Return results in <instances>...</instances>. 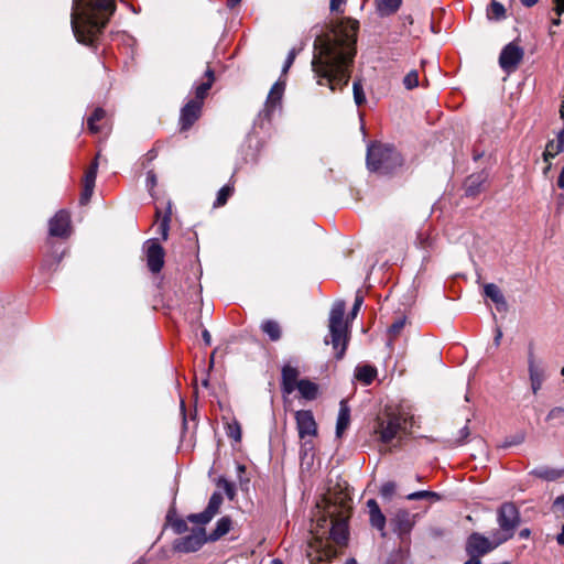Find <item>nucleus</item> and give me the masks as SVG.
<instances>
[{
    "label": "nucleus",
    "instance_id": "f257e3e1",
    "mask_svg": "<svg viewBox=\"0 0 564 564\" xmlns=\"http://www.w3.org/2000/svg\"><path fill=\"white\" fill-rule=\"evenodd\" d=\"M358 29L357 20L346 18L315 39L311 65L319 86H327L336 91L348 85L356 55Z\"/></svg>",
    "mask_w": 564,
    "mask_h": 564
},
{
    "label": "nucleus",
    "instance_id": "f03ea898",
    "mask_svg": "<svg viewBox=\"0 0 564 564\" xmlns=\"http://www.w3.org/2000/svg\"><path fill=\"white\" fill-rule=\"evenodd\" d=\"M325 503L324 510H318L315 525L311 530L312 539L306 550L311 563L329 562L337 554L332 542L345 546L349 539L350 507L347 501L341 499L337 505L325 499Z\"/></svg>",
    "mask_w": 564,
    "mask_h": 564
},
{
    "label": "nucleus",
    "instance_id": "7ed1b4c3",
    "mask_svg": "<svg viewBox=\"0 0 564 564\" xmlns=\"http://www.w3.org/2000/svg\"><path fill=\"white\" fill-rule=\"evenodd\" d=\"M115 10V0H73L70 24L77 41L94 45Z\"/></svg>",
    "mask_w": 564,
    "mask_h": 564
},
{
    "label": "nucleus",
    "instance_id": "20e7f679",
    "mask_svg": "<svg viewBox=\"0 0 564 564\" xmlns=\"http://www.w3.org/2000/svg\"><path fill=\"white\" fill-rule=\"evenodd\" d=\"M345 308L346 305L343 301H337L333 304L328 319L330 339H325L326 344H332L337 359L344 357L348 343V325L344 321Z\"/></svg>",
    "mask_w": 564,
    "mask_h": 564
},
{
    "label": "nucleus",
    "instance_id": "39448f33",
    "mask_svg": "<svg viewBox=\"0 0 564 564\" xmlns=\"http://www.w3.org/2000/svg\"><path fill=\"white\" fill-rule=\"evenodd\" d=\"M400 163V155L393 148L381 143H373L368 147L367 166L370 171L389 173Z\"/></svg>",
    "mask_w": 564,
    "mask_h": 564
},
{
    "label": "nucleus",
    "instance_id": "423d86ee",
    "mask_svg": "<svg viewBox=\"0 0 564 564\" xmlns=\"http://www.w3.org/2000/svg\"><path fill=\"white\" fill-rule=\"evenodd\" d=\"M408 419L402 413L387 412L377 419L375 433L382 443H390L397 435L405 430Z\"/></svg>",
    "mask_w": 564,
    "mask_h": 564
},
{
    "label": "nucleus",
    "instance_id": "0eeeda50",
    "mask_svg": "<svg viewBox=\"0 0 564 564\" xmlns=\"http://www.w3.org/2000/svg\"><path fill=\"white\" fill-rule=\"evenodd\" d=\"M497 521L500 527L498 538L505 543L512 539L514 530L520 524V513L511 502L502 503L497 511Z\"/></svg>",
    "mask_w": 564,
    "mask_h": 564
},
{
    "label": "nucleus",
    "instance_id": "6e6552de",
    "mask_svg": "<svg viewBox=\"0 0 564 564\" xmlns=\"http://www.w3.org/2000/svg\"><path fill=\"white\" fill-rule=\"evenodd\" d=\"M491 538L492 539L489 540L488 538L478 532L471 533L466 540V553L468 555H477L481 557L503 543L498 538V533H494Z\"/></svg>",
    "mask_w": 564,
    "mask_h": 564
},
{
    "label": "nucleus",
    "instance_id": "1a4fd4ad",
    "mask_svg": "<svg viewBox=\"0 0 564 564\" xmlns=\"http://www.w3.org/2000/svg\"><path fill=\"white\" fill-rule=\"evenodd\" d=\"M528 371L532 393L538 394L546 378V366L543 359L536 356L532 346L528 350Z\"/></svg>",
    "mask_w": 564,
    "mask_h": 564
},
{
    "label": "nucleus",
    "instance_id": "9d476101",
    "mask_svg": "<svg viewBox=\"0 0 564 564\" xmlns=\"http://www.w3.org/2000/svg\"><path fill=\"white\" fill-rule=\"evenodd\" d=\"M523 50L518 44L511 42L501 51L499 56V65L505 72L511 73L518 67L523 58Z\"/></svg>",
    "mask_w": 564,
    "mask_h": 564
},
{
    "label": "nucleus",
    "instance_id": "9b49d317",
    "mask_svg": "<svg viewBox=\"0 0 564 564\" xmlns=\"http://www.w3.org/2000/svg\"><path fill=\"white\" fill-rule=\"evenodd\" d=\"M294 416L299 437L301 440H305L306 437H314L317 435V423L312 411L299 410L295 412Z\"/></svg>",
    "mask_w": 564,
    "mask_h": 564
},
{
    "label": "nucleus",
    "instance_id": "f8f14e48",
    "mask_svg": "<svg viewBox=\"0 0 564 564\" xmlns=\"http://www.w3.org/2000/svg\"><path fill=\"white\" fill-rule=\"evenodd\" d=\"M208 540L205 530L199 528L194 530L191 534L183 536L175 542V549L180 552H195L203 546Z\"/></svg>",
    "mask_w": 564,
    "mask_h": 564
},
{
    "label": "nucleus",
    "instance_id": "ddd939ff",
    "mask_svg": "<svg viewBox=\"0 0 564 564\" xmlns=\"http://www.w3.org/2000/svg\"><path fill=\"white\" fill-rule=\"evenodd\" d=\"M48 231L54 237H67L70 232V217L66 210L57 212L51 218Z\"/></svg>",
    "mask_w": 564,
    "mask_h": 564
},
{
    "label": "nucleus",
    "instance_id": "4468645a",
    "mask_svg": "<svg viewBox=\"0 0 564 564\" xmlns=\"http://www.w3.org/2000/svg\"><path fill=\"white\" fill-rule=\"evenodd\" d=\"M202 107V101L198 100H189L185 104L181 109V130H187L194 124V122L200 117Z\"/></svg>",
    "mask_w": 564,
    "mask_h": 564
},
{
    "label": "nucleus",
    "instance_id": "2eb2a0df",
    "mask_svg": "<svg viewBox=\"0 0 564 564\" xmlns=\"http://www.w3.org/2000/svg\"><path fill=\"white\" fill-rule=\"evenodd\" d=\"M285 84L282 80H278L270 89L269 95L267 97L264 108L261 111V116L264 118H270L278 106L281 104V99L284 93Z\"/></svg>",
    "mask_w": 564,
    "mask_h": 564
},
{
    "label": "nucleus",
    "instance_id": "dca6fc26",
    "mask_svg": "<svg viewBox=\"0 0 564 564\" xmlns=\"http://www.w3.org/2000/svg\"><path fill=\"white\" fill-rule=\"evenodd\" d=\"M147 261L150 271L153 273L160 272L164 265V250L154 240L148 241Z\"/></svg>",
    "mask_w": 564,
    "mask_h": 564
},
{
    "label": "nucleus",
    "instance_id": "f3484780",
    "mask_svg": "<svg viewBox=\"0 0 564 564\" xmlns=\"http://www.w3.org/2000/svg\"><path fill=\"white\" fill-rule=\"evenodd\" d=\"M98 171V162L97 159L90 164V166L86 170L84 180H83V191L80 194V204L86 205L90 200L94 188H95V182Z\"/></svg>",
    "mask_w": 564,
    "mask_h": 564
},
{
    "label": "nucleus",
    "instance_id": "a211bd4d",
    "mask_svg": "<svg viewBox=\"0 0 564 564\" xmlns=\"http://www.w3.org/2000/svg\"><path fill=\"white\" fill-rule=\"evenodd\" d=\"M414 516L410 514L406 510H398L393 518L391 519V524L393 525L394 532L399 535H404L410 533L414 525Z\"/></svg>",
    "mask_w": 564,
    "mask_h": 564
},
{
    "label": "nucleus",
    "instance_id": "6ab92c4d",
    "mask_svg": "<svg viewBox=\"0 0 564 564\" xmlns=\"http://www.w3.org/2000/svg\"><path fill=\"white\" fill-rule=\"evenodd\" d=\"M299 376L300 371L297 368L291 365L283 366L281 373V389L283 393L291 394L296 390L297 383L300 381Z\"/></svg>",
    "mask_w": 564,
    "mask_h": 564
},
{
    "label": "nucleus",
    "instance_id": "aec40b11",
    "mask_svg": "<svg viewBox=\"0 0 564 564\" xmlns=\"http://www.w3.org/2000/svg\"><path fill=\"white\" fill-rule=\"evenodd\" d=\"M367 507L369 509V518L370 524L381 532V536H386V517L381 512L378 502L375 499H369L367 501Z\"/></svg>",
    "mask_w": 564,
    "mask_h": 564
},
{
    "label": "nucleus",
    "instance_id": "412c9836",
    "mask_svg": "<svg viewBox=\"0 0 564 564\" xmlns=\"http://www.w3.org/2000/svg\"><path fill=\"white\" fill-rule=\"evenodd\" d=\"M377 375V368L371 365H359L355 369V378L365 386L371 384Z\"/></svg>",
    "mask_w": 564,
    "mask_h": 564
},
{
    "label": "nucleus",
    "instance_id": "4be33fe9",
    "mask_svg": "<svg viewBox=\"0 0 564 564\" xmlns=\"http://www.w3.org/2000/svg\"><path fill=\"white\" fill-rule=\"evenodd\" d=\"M215 80L214 70L210 67H207L205 72V80L198 84L195 87V99L204 102L205 97L207 96L208 90L212 88L213 83Z\"/></svg>",
    "mask_w": 564,
    "mask_h": 564
},
{
    "label": "nucleus",
    "instance_id": "5701e85b",
    "mask_svg": "<svg viewBox=\"0 0 564 564\" xmlns=\"http://www.w3.org/2000/svg\"><path fill=\"white\" fill-rule=\"evenodd\" d=\"M350 423V410L347 406L345 401L340 402V409L338 412L337 423H336V436L341 437L345 430L348 427Z\"/></svg>",
    "mask_w": 564,
    "mask_h": 564
},
{
    "label": "nucleus",
    "instance_id": "b1692460",
    "mask_svg": "<svg viewBox=\"0 0 564 564\" xmlns=\"http://www.w3.org/2000/svg\"><path fill=\"white\" fill-rule=\"evenodd\" d=\"M296 389L302 398L310 401L315 400L318 395V386L308 379L300 380Z\"/></svg>",
    "mask_w": 564,
    "mask_h": 564
},
{
    "label": "nucleus",
    "instance_id": "393cba45",
    "mask_svg": "<svg viewBox=\"0 0 564 564\" xmlns=\"http://www.w3.org/2000/svg\"><path fill=\"white\" fill-rule=\"evenodd\" d=\"M260 328L272 341H278L282 336L281 326L274 319L263 321Z\"/></svg>",
    "mask_w": 564,
    "mask_h": 564
},
{
    "label": "nucleus",
    "instance_id": "a878e982",
    "mask_svg": "<svg viewBox=\"0 0 564 564\" xmlns=\"http://www.w3.org/2000/svg\"><path fill=\"white\" fill-rule=\"evenodd\" d=\"M230 528L231 519L229 517H223L217 521L215 530L207 538L210 541H217L218 539L227 534Z\"/></svg>",
    "mask_w": 564,
    "mask_h": 564
},
{
    "label": "nucleus",
    "instance_id": "bb28decb",
    "mask_svg": "<svg viewBox=\"0 0 564 564\" xmlns=\"http://www.w3.org/2000/svg\"><path fill=\"white\" fill-rule=\"evenodd\" d=\"M532 474L539 478L547 481H554L564 475V469H555L549 467H540L532 471Z\"/></svg>",
    "mask_w": 564,
    "mask_h": 564
},
{
    "label": "nucleus",
    "instance_id": "cd10ccee",
    "mask_svg": "<svg viewBox=\"0 0 564 564\" xmlns=\"http://www.w3.org/2000/svg\"><path fill=\"white\" fill-rule=\"evenodd\" d=\"M376 3L381 15H390L399 10L402 0H376Z\"/></svg>",
    "mask_w": 564,
    "mask_h": 564
},
{
    "label": "nucleus",
    "instance_id": "c85d7f7f",
    "mask_svg": "<svg viewBox=\"0 0 564 564\" xmlns=\"http://www.w3.org/2000/svg\"><path fill=\"white\" fill-rule=\"evenodd\" d=\"M484 293L489 297L496 305H506V300L500 289L494 283H487L484 286Z\"/></svg>",
    "mask_w": 564,
    "mask_h": 564
},
{
    "label": "nucleus",
    "instance_id": "c756f323",
    "mask_svg": "<svg viewBox=\"0 0 564 564\" xmlns=\"http://www.w3.org/2000/svg\"><path fill=\"white\" fill-rule=\"evenodd\" d=\"M563 151L564 147L558 141L551 140L546 143L545 150L543 152V160L549 162L551 159H554Z\"/></svg>",
    "mask_w": 564,
    "mask_h": 564
},
{
    "label": "nucleus",
    "instance_id": "7c9ffc66",
    "mask_svg": "<svg viewBox=\"0 0 564 564\" xmlns=\"http://www.w3.org/2000/svg\"><path fill=\"white\" fill-rule=\"evenodd\" d=\"M106 116V112L104 109L101 108H97L93 115L88 118L87 120V126H88V129L93 132V133H97L100 131V127L97 124V122H99L100 120H102Z\"/></svg>",
    "mask_w": 564,
    "mask_h": 564
},
{
    "label": "nucleus",
    "instance_id": "2f4dec72",
    "mask_svg": "<svg viewBox=\"0 0 564 564\" xmlns=\"http://www.w3.org/2000/svg\"><path fill=\"white\" fill-rule=\"evenodd\" d=\"M232 193H234V186H231V185L223 186L217 193V197L214 203V207L224 206L227 203L228 198L232 195Z\"/></svg>",
    "mask_w": 564,
    "mask_h": 564
},
{
    "label": "nucleus",
    "instance_id": "473e14b6",
    "mask_svg": "<svg viewBox=\"0 0 564 564\" xmlns=\"http://www.w3.org/2000/svg\"><path fill=\"white\" fill-rule=\"evenodd\" d=\"M223 496L220 492H214L208 501L206 510L208 513H210L213 517L218 513L219 508L223 503Z\"/></svg>",
    "mask_w": 564,
    "mask_h": 564
},
{
    "label": "nucleus",
    "instance_id": "72a5a7b5",
    "mask_svg": "<svg viewBox=\"0 0 564 564\" xmlns=\"http://www.w3.org/2000/svg\"><path fill=\"white\" fill-rule=\"evenodd\" d=\"M354 100L357 106H361L366 102V95L360 80H355L352 84Z\"/></svg>",
    "mask_w": 564,
    "mask_h": 564
},
{
    "label": "nucleus",
    "instance_id": "f704fd0d",
    "mask_svg": "<svg viewBox=\"0 0 564 564\" xmlns=\"http://www.w3.org/2000/svg\"><path fill=\"white\" fill-rule=\"evenodd\" d=\"M427 498L438 500L440 495L434 491L421 490V491H415V492L409 494L406 496L408 500H421V499H427Z\"/></svg>",
    "mask_w": 564,
    "mask_h": 564
},
{
    "label": "nucleus",
    "instance_id": "c9c22d12",
    "mask_svg": "<svg viewBox=\"0 0 564 564\" xmlns=\"http://www.w3.org/2000/svg\"><path fill=\"white\" fill-rule=\"evenodd\" d=\"M214 517L208 513V511L205 509L203 512L199 513H193L187 517V520L192 523L197 524H206L208 523Z\"/></svg>",
    "mask_w": 564,
    "mask_h": 564
},
{
    "label": "nucleus",
    "instance_id": "e433bc0d",
    "mask_svg": "<svg viewBox=\"0 0 564 564\" xmlns=\"http://www.w3.org/2000/svg\"><path fill=\"white\" fill-rule=\"evenodd\" d=\"M170 221H171V212L169 210L160 220L159 224V232L162 236L163 240H166L169 237V230H170Z\"/></svg>",
    "mask_w": 564,
    "mask_h": 564
},
{
    "label": "nucleus",
    "instance_id": "4c0bfd02",
    "mask_svg": "<svg viewBox=\"0 0 564 564\" xmlns=\"http://www.w3.org/2000/svg\"><path fill=\"white\" fill-rule=\"evenodd\" d=\"M488 15L490 18L500 19L505 15V8L498 1H492L490 8L488 10Z\"/></svg>",
    "mask_w": 564,
    "mask_h": 564
},
{
    "label": "nucleus",
    "instance_id": "58836bf2",
    "mask_svg": "<svg viewBox=\"0 0 564 564\" xmlns=\"http://www.w3.org/2000/svg\"><path fill=\"white\" fill-rule=\"evenodd\" d=\"M406 89H413L419 85V74L416 70H411L403 79Z\"/></svg>",
    "mask_w": 564,
    "mask_h": 564
},
{
    "label": "nucleus",
    "instance_id": "ea45409f",
    "mask_svg": "<svg viewBox=\"0 0 564 564\" xmlns=\"http://www.w3.org/2000/svg\"><path fill=\"white\" fill-rule=\"evenodd\" d=\"M395 489H397V485L395 482L393 481H387L384 482L381 488H380V495L384 498V499H391L392 496L394 495L395 492Z\"/></svg>",
    "mask_w": 564,
    "mask_h": 564
},
{
    "label": "nucleus",
    "instance_id": "a19ab883",
    "mask_svg": "<svg viewBox=\"0 0 564 564\" xmlns=\"http://www.w3.org/2000/svg\"><path fill=\"white\" fill-rule=\"evenodd\" d=\"M554 11L556 13V18L552 20L553 25H560L561 19L560 17L564 13V0H554Z\"/></svg>",
    "mask_w": 564,
    "mask_h": 564
},
{
    "label": "nucleus",
    "instance_id": "79ce46f5",
    "mask_svg": "<svg viewBox=\"0 0 564 564\" xmlns=\"http://www.w3.org/2000/svg\"><path fill=\"white\" fill-rule=\"evenodd\" d=\"M405 557H406V555L402 551L393 552L389 556L387 564H405Z\"/></svg>",
    "mask_w": 564,
    "mask_h": 564
},
{
    "label": "nucleus",
    "instance_id": "37998d69",
    "mask_svg": "<svg viewBox=\"0 0 564 564\" xmlns=\"http://www.w3.org/2000/svg\"><path fill=\"white\" fill-rule=\"evenodd\" d=\"M404 325H405V318L404 317L398 318L389 327V333L392 336H397V335H399L401 333V330L403 329Z\"/></svg>",
    "mask_w": 564,
    "mask_h": 564
},
{
    "label": "nucleus",
    "instance_id": "c03bdc74",
    "mask_svg": "<svg viewBox=\"0 0 564 564\" xmlns=\"http://www.w3.org/2000/svg\"><path fill=\"white\" fill-rule=\"evenodd\" d=\"M362 303H364V296L358 292L356 294L355 302H354V305H352V308L350 312L351 318H355L358 315Z\"/></svg>",
    "mask_w": 564,
    "mask_h": 564
},
{
    "label": "nucleus",
    "instance_id": "a18cd8bd",
    "mask_svg": "<svg viewBox=\"0 0 564 564\" xmlns=\"http://www.w3.org/2000/svg\"><path fill=\"white\" fill-rule=\"evenodd\" d=\"M546 419H547L549 421H552V420H563V419H564V408H562V406H555V408H553V409L549 412V414H547Z\"/></svg>",
    "mask_w": 564,
    "mask_h": 564
},
{
    "label": "nucleus",
    "instance_id": "49530a36",
    "mask_svg": "<svg viewBox=\"0 0 564 564\" xmlns=\"http://www.w3.org/2000/svg\"><path fill=\"white\" fill-rule=\"evenodd\" d=\"M218 485L223 487V489L225 490V492H226V495L228 496L229 499H234L235 487H234V485L231 482H229L226 479H219Z\"/></svg>",
    "mask_w": 564,
    "mask_h": 564
},
{
    "label": "nucleus",
    "instance_id": "de8ad7c7",
    "mask_svg": "<svg viewBox=\"0 0 564 564\" xmlns=\"http://www.w3.org/2000/svg\"><path fill=\"white\" fill-rule=\"evenodd\" d=\"M295 56H296V51L293 48L289 52L288 57L285 59V63H284V66L282 69L283 74H285L289 70V68L292 66V64L295 59Z\"/></svg>",
    "mask_w": 564,
    "mask_h": 564
},
{
    "label": "nucleus",
    "instance_id": "09e8293b",
    "mask_svg": "<svg viewBox=\"0 0 564 564\" xmlns=\"http://www.w3.org/2000/svg\"><path fill=\"white\" fill-rule=\"evenodd\" d=\"M229 437L234 438L235 441H240L241 438V430L239 425H229Z\"/></svg>",
    "mask_w": 564,
    "mask_h": 564
},
{
    "label": "nucleus",
    "instance_id": "8fccbe9b",
    "mask_svg": "<svg viewBox=\"0 0 564 564\" xmlns=\"http://www.w3.org/2000/svg\"><path fill=\"white\" fill-rule=\"evenodd\" d=\"M346 2V0H330L329 9L332 12H339L340 7Z\"/></svg>",
    "mask_w": 564,
    "mask_h": 564
},
{
    "label": "nucleus",
    "instance_id": "3c124183",
    "mask_svg": "<svg viewBox=\"0 0 564 564\" xmlns=\"http://www.w3.org/2000/svg\"><path fill=\"white\" fill-rule=\"evenodd\" d=\"M173 528H174L176 533L181 534V533H183L187 529V525H186V522L184 520H178V521H176L173 524Z\"/></svg>",
    "mask_w": 564,
    "mask_h": 564
},
{
    "label": "nucleus",
    "instance_id": "603ef678",
    "mask_svg": "<svg viewBox=\"0 0 564 564\" xmlns=\"http://www.w3.org/2000/svg\"><path fill=\"white\" fill-rule=\"evenodd\" d=\"M147 185L150 187V188H153L155 185H156V176L155 174L150 171L148 172V175H147Z\"/></svg>",
    "mask_w": 564,
    "mask_h": 564
},
{
    "label": "nucleus",
    "instance_id": "864d4df0",
    "mask_svg": "<svg viewBox=\"0 0 564 564\" xmlns=\"http://www.w3.org/2000/svg\"><path fill=\"white\" fill-rule=\"evenodd\" d=\"M557 186L562 189L564 188V166L562 167L560 175L557 177Z\"/></svg>",
    "mask_w": 564,
    "mask_h": 564
},
{
    "label": "nucleus",
    "instance_id": "5fc2aeb1",
    "mask_svg": "<svg viewBox=\"0 0 564 564\" xmlns=\"http://www.w3.org/2000/svg\"><path fill=\"white\" fill-rule=\"evenodd\" d=\"M469 558L465 562V564H480V557L477 555H468Z\"/></svg>",
    "mask_w": 564,
    "mask_h": 564
},
{
    "label": "nucleus",
    "instance_id": "6e6d98bb",
    "mask_svg": "<svg viewBox=\"0 0 564 564\" xmlns=\"http://www.w3.org/2000/svg\"><path fill=\"white\" fill-rule=\"evenodd\" d=\"M202 336H203L205 344L209 346L212 344V336H210L209 332L207 329H204Z\"/></svg>",
    "mask_w": 564,
    "mask_h": 564
},
{
    "label": "nucleus",
    "instance_id": "4d7b16f0",
    "mask_svg": "<svg viewBox=\"0 0 564 564\" xmlns=\"http://www.w3.org/2000/svg\"><path fill=\"white\" fill-rule=\"evenodd\" d=\"M556 542L560 545H564V524L562 525L561 532L556 535Z\"/></svg>",
    "mask_w": 564,
    "mask_h": 564
},
{
    "label": "nucleus",
    "instance_id": "13d9d810",
    "mask_svg": "<svg viewBox=\"0 0 564 564\" xmlns=\"http://www.w3.org/2000/svg\"><path fill=\"white\" fill-rule=\"evenodd\" d=\"M459 433H460V438H462V440L467 438V437H468V435H469L468 426H467V425H466V426H464V427L460 430V432H459Z\"/></svg>",
    "mask_w": 564,
    "mask_h": 564
},
{
    "label": "nucleus",
    "instance_id": "bf43d9fd",
    "mask_svg": "<svg viewBox=\"0 0 564 564\" xmlns=\"http://www.w3.org/2000/svg\"><path fill=\"white\" fill-rule=\"evenodd\" d=\"M501 338H502V332L500 329H497V334L494 339L496 346L500 345Z\"/></svg>",
    "mask_w": 564,
    "mask_h": 564
},
{
    "label": "nucleus",
    "instance_id": "052dcab7",
    "mask_svg": "<svg viewBox=\"0 0 564 564\" xmlns=\"http://www.w3.org/2000/svg\"><path fill=\"white\" fill-rule=\"evenodd\" d=\"M519 536H520L521 539H527V538H529V536H530V530H529V529H523V530H521V531H520V533H519Z\"/></svg>",
    "mask_w": 564,
    "mask_h": 564
},
{
    "label": "nucleus",
    "instance_id": "680f3d73",
    "mask_svg": "<svg viewBox=\"0 0 564 564\" xmlns=\"http://www.w3.org/2000/svg\"><path fill=\"white\" fill-rule=\"evenodd\" d=\"M520 1L525 7H532L538 2V0H520Z\"/></svg>",
    "mask_w": 564,
    "mask_h": 564
},
{
    "label": "nucleus",
    "instance_id": "e2e57ef3",
    "mask_svg": "<svg viewBox=\"0 0 564 564\" xmlns=\"http://www.w3.org/2000/svg\"><path fill=\"white\" fill-rule=\"evenodd\" d=\"M241 0H227V6L229 8H235Z\"/></svg>",
    "mask_w": 564,
    "mask_h": 564
},
{
    "label": "nucleus",
    "instance_id": "0e129e2a",
    "mask_svg": "<svg viewBox=\"0 0 564 564\" xmlns=\"http://www.w3.org/2000/svg\"><path fill=\"white\" fill-rule=\"evenodd\" d=\"M546 163H547V165H546V167H545V169H544V171H543V173H544L545 175L547 174V172H549V171H550V169H551V163H550V161H549V162H546Z\"/></svg>",
    "mask_w": 564,
    "mask_h": 564
},
{
    "label": "nucleus",
    "instance_id": "69168bd1",
    "mask_svg": "<svg viewBox=\"0 0 564 564\" xmlns=\"http://www.w3.org/2000/svg\"><path fill=\"white\" fill-rule=\"evenodd\" d=\"M270 564H283V563H282V561H281V560H279V558H274V560H272V561H271V563H270Z\"/></svg>",
    "mask_w": 564,
    "mask_h": 564
},
{
    "label": "nucleus",
    "instance_id": "338daca9",
    "mask_svg": "<svg viewBox=\"0 0 564 564\" xmlns=\"http://www.w3.org/2000/svg\"><path fill=\"white\" fill-rule=\"evenodd\" d=\"M346 564H358L355 558H349Z\"/></svg>",
    "mask_w": 564,
    "mask_h": 564
},
{
    "label": "nucleus",
    "instance_id": "774afa93",
    "mask_svg": "<svg viewBox=\"0 0 564 564\" xmlns=\"http://www.w3.org/2000/svg\"><path fill=\"white\" fill-rule=\"evenodd\" d=\"M421 246H422V248H427V247H430V243H426L425 241H421Z\"/></svg>",
    "mask_w": 564,
    "mask_h": 564
}]
</instances>
